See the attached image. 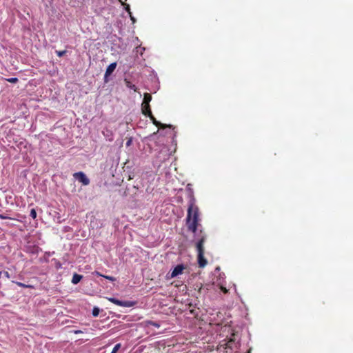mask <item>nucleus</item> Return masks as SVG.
<instances>
[{
  "label": "nucleus",
  "instance_id": "1",
  "mask_svg": "<svg viewBox=\"0 0 353 353\" xmlns=\"http://www.w3.org/2000/svg\"><path fill=\"white\" fill-rule=\"evenodd\" d=\"M198 221L199 208L196 205V199L193 196V192L191 191L188 203L187 224L188 229L194 233L196 231Z\"/></svg>",
  "mask_w": 353,
  "mask_h": 353
},
{
  "label": "nucleus",
  "instance_id": "2",
  "mask_svg": "<svg viewBox=\"0 0 353 353\" xmlns=\"http://www.w3.org/2000/svg\"><path fill=\"white\" fill-rule=\"evenodd\" d=\"M205 240V236H202L201 239L196 242V246L198 252V262L199 267L203 268L207 264V261L204 258V248L203 244Z\"/></svg>",
  "mask_w": 353,
  "mask_h": 353
},
{
  "label": "nucleus",
  "instance_id": "3",
  "mask_svg": "<svg viewBox=\"0 0 353 353\" xmlns=\"http://www.w3.org/2000/svg\"><path fill=\"white\" fill-rule=\"evenodd\" d=\"M152 100V96L149 93H145L143 100L141 105L142 112H148L150 114V102Z\"/></svg>",
  "mask_w": 353,
  "mask_h": 353
},
{
  "label": "nucleus",
  "instance_id": "4",
  "mask_svg": "<svg viewBox=\"0 0 353 353\" xmlns=\"http://www.w3.org/2000/svg\"><path fill=\"white\" fill-rule=\"evenodd\" d=\"M73 176L77 181L81 182L83 185H88L90 183V179L83 172H75Z\"/></svg>",
  "mask_w": 353,
  "mask_h": 353
},
{
  "label": "nucleus",
  "instance_id": "5",
  "mask_svg": "<svg viewBox=\"0 0 353 353\" xmlns=\"http://www.w3.org/2000/svg\"><path fill=\"white\" fill-rule=\"evenodd\" d=\"M108 300L110 302H112L119 306H122V307H130L134 306V302L130 301H123L118 300L115 298H109Z\"/></svg>",
  "mask_w": 353,
  "mask_h": 353
},
{
  "label": "nucleus",
  "instance_id": "6",
  "mask_svg": "<svg viewBox=\"0 0 353 353\" xmlns=\"http://www.w3.org/2000/svg\"><path fill=\"white\" fill-rule=\"evenodd\" d=\"M117 63L116 62H114V63H110L108 68H106V70H105V74H104V81L105 82H108V77L110 76L112 72L114 71V70L116 69V67H117Z\"/></svg>",
  "mask_w": 353,
  "mask_h": 353
},
{
  "label": "nucleus",
  "instance_id": "7",
  "mask_svg": "<svg viewBox=\"0 0 353 353\" xmlns=\"http://www.w3.org/2000/svg\"><path fill=\"white\" fill-rule=\"evenodd\" d=\"M185 268V267L183 264L177 265L172 271L170 277L174 278V277H176L179 275L181 274Z\"/></svg>",
  "mask_w": 353,
  "mask_h": 353
},
{
  "label": "nucleus",
  "instance_id": "8",
  "mask_svg": "<svg viewBox=\"0 0 353 353\" xmlns=\"http://www.w3.org/2000/svg\"><path fill=\"white\" fill-rule=\"evenodd\" d=\"M144 115L150 117V120L152 121V123L159 128H165L166 125L161 123L160 121H158L156 120V119L154 117V116L152 114V112L150 111V114L148 112H142Z\"/></svg>",
  "mask_w": 353,
  "mask_h": 353
},
{
  "label": "nucleus",
  "instance_id": "9",
  "mask_svg": "<svg viewBox=\"0 0 353 353\" xmlns=\"http://www.w3.org/2000/svg\"><path fill=\"white\" fill-rule=\"evenodd\" d=\"M144 115L150 117V120L152 121V123L159 128H165L166 125L161 123L160 121H158L156 120V119L154 117V116L152 114V112L150 111V114L148 112H142Z\"/></svg>",
  "mask_w": 353,
  "mask_h": 353
},
{
  "label": "nucleus",
  "instance_id": "10",
  "mask_svg": "<svg viewBox=\"0 0 353 353\" xmlns=\"http://www.w3.org/2000/svg\"><path fill=\"white\" fill-rule=\"evenodd\" d=\"M142 324L143 325V326L145 327V328H149L150 326H154L157 328H159L160 327V324L157 322H154V321H145L142 323Z\"/></svg>",
  "mask_w": 353,
  "mask_h": 353
},
{
  "label": "nucleus",
  "instance_id": "11",
  "mask_svg": "<svg viewBox=\"0 0 353 353\" xmlns=\"http://www.w3.org/2000/svg\"><path fill=\"white\" fill-rule=\"evenodd\" d=\"M82 277L83 276L80 274H74L72 279V283L74 285L77 284L81 280Z\"/></svg>",
  "mask_w": 353,
  "mask_h": 353
},
{
  "label": "nucleus",
  "instance_id": "12",
  "mask_svg": "<svg viewBox=\"0 0 353 353\" xmlns=\"http://www.w3.org/2000/svg\"><path fill=\"white\" fill-rule=\"evenodd\" d=\"M125 83L127 88L129 89L133 90L134 91L137 92V88L135 85L132 84L130 81H128L127 79H125Z\"/></svg>",
  "mask_w": 353,
  "mask_h": 353
},
{
  "label": "nucleus",
  "instance_id": "13",
  "mask_svg": "<svg viewBox=\"0 0 353 353\" xmlns=\"http://www.w3.org/2000/svg\"><path fill=\"white\" fill-rule=\"evenodd\" d=\"M235 341L234 334H232V336L230 338L227 345L230 348H232V343H234Z\"/></svg>",
  "mask_w": 353,
  "mask_h": 353
},
{
  "label": "nucleus",
  "instance_id": "14",
  "mask_svg": "<svg viewBox=\"0 0 353 353\" xmlns=\"http://www.w3.org/2000/svg\"><path fill=\"white\" fill-rule=\"evenodd\" d=\"M218 285L220 286V288L221 290V291L226 294L228 292V290L226 289V288L224 286L223 283L222 281H219L218 282Z\"/></svg>",
  "mask_w": 353,
  "mask_h": 353
},
{
  "label": "nucleus",
  "instance_id": "15",
  "mask_svg": "<svg viewBox=\"0 0 353 353\" xmlns=\"http://www.w3.org/2000/svg\"><path fill=\"white\" fill-rule=\"evenodd\" d=\"M15 283L20 286V287H22V288H32V286L30 285H26V284H24L23 283H21V282H15Z\"/></svg>",
  "mask_w": 353,
  "mask_h": 353
},
{
  "label": "nucleus",
  "instance_id": "16",
  "mask_svg": "<svg viewBox=\"0 0 353 353\" xmlns=\"http://www.w3.org/2000/svg\"><path fill=\"white\" fill-rule=\"evenodd\" d=\"M6 81L8 82H10V83H15L18 82L19 80L16 77H12V78L7 79Z\"/></svg>",
  "mask_w": 353,
  "mask_h": 353
},
{
  "label": "nucleus",
  "instance_id": "17",
  "mask_svg": "<svg viewBox=\"0 0 353 353\" xmlns=\"http://www.w3.org/2000/svg\"><path fill=\"white\" fill-rule=\"evenodd\" d=\"M120 347H121V344L120 343L116 344L114 345V347H113V350H112L111 353H117Z\"/></svg>",
  "mask_w": 353,
  "mask_h": 353
},
{
  "label": "nucleus",
  "instance_id": "18",
  "mask_svg": "<svg viewBox=\"0 0 353 353\" xmlns=\"http://www.w3.org/2000/svg\"><path fill=\"white\" fill-rule=\"evenodd\" d=\"M30 216L33 219H36L37 217V212H36V210L34 209H32L30 210Z\"/></svg>",
  "mask_w": 353,
  "mask_h": 353
},
{
  "label": "nucleus",
  "instance_id": "19",
  "mask_svg": "<svg viewBox=\"0 0 353 353\" xmlns=\"http://www.w3.org/2000/svg\"><path fill=\"white\" fill-rule=\"evenodd\" d=\"M99 314V309L98 307H94L92 310V315L94 316H97Z\"/></svg>",
  "mask_w": 353,
  "mask_h": 353
},
{
  "label": "nucleus",
  "instance_id": "20",
  "mask_svg": "<svg viewBox=\"0 0 353 353\" xmlns=\"http://www.w3.org/2000/svg\"><path fill=\"white\" fill-rule=\"evenodd\" d=\"M145 50V48H141L140 46L136 48V51L137 53H140L141 55L143 54V52Z\"/></svg>",
  "mask_w": 353,
  "mask_h": 353
},
{
  "label": "nucleus",
  "instance_id": "21",
  "mask_svg": "<svg viewBox=\"0 0 353 353\" xmlns=\"http://www.w3.org/2000/svg\"><path fill=\"white\" fill-rule=\"evenodd\" d=\"M122 5L124 6L125 10L128 12V14H131L130 5L124 3Z\"/></svg>",
  "mask_w": 353,
  "mask_h": 353
},
{
  "label": "nucleus",
  "instance_id": "22",
  "mask_svg": "<svg viewBox=\"0 0 353 353\" xmlns=\"http://www.w3.org/2000/svg\"><path fill=\"white\" fill-rule=\"evenodd\" d=\"M219 278L217 280V283L219 282V281H221V280H223L225 279L224 273H219Z\"/></svg>",
  "mask_w": 353,
  "mask_h": 353
},
{
  "label": "nucleus",
  "instance_id": "23",
  "mask_svg": "<svg viewBox=\"0 0 353 353\" xmlns=\"http://www.w3.org/2000/svg\"><path fill=\"white\" fill-rule=\"evenodd\" d=\"M65 51H57V54L58 55V57H61L62 56H63L65 54Z\"/></svg>",
  "mask_w": 353,
  "mask_h": 353
},
{
  "label": "nucleus",
  "instance_id": "24",
  "mask_svg": "<svg viewBox=\"0 0 353 353\" xmlns=\"http://www.w3.org/2000/svg\"><path fill=\"white\" fill-rule=\"evenodd\" d=\"M103 276L105 277L106 279H108L110 281H115V278H114L112 276Z\"/></svg>",
  "mask_w": 353,
  "mask_h": 353
},
{
  "label": "nucleus",
  "instance_id": "25",
  "mask_svg": "<svg viewBox=\"0 0 353 353\" xmlns=\"http://www.w3.org/2000/svg\"><path fill=\"white\" fill-rule=\"evenodd\" d=\"M130 15V19L132 20V23H135L136 21V19L131 14H129Z\"/></svg>",
  "mask_w": 353,
  "mask_h": 353
},
{
  "label": "nucleus",
  "instance_id": "26",
  "mask_svg": "<svg viewBox=\"0 0 353 353\" xmlns=\"http://www.w3.org/2000/svg\"><path fill=\"white\" fill-rule=\"evenodd\" d=\"M3 274L5 275V276H6L7 278H9L10 277V274L8 272H3Z\"/></svg>",
  "mask_w": 353,
  "mask_h": 353
},
{
  "label": "nucleus",
  "instance_id": "27",
  "mask_svg": "<svg viewBox=\"0 0 353 353\" xmlns=\"http://www.w3.org/2000/svg\"><path fill=\"white\" fill-rule=\"evenodd\" d=\"M219 271H220V268H219V267H217V268H216V269H215V270H214V272H215V273H216V272H219Z\"/></svg>",
  "mask_w": 353,
  "mask_h": 353
},
{
  "label": "nucleus",
  "instance_id": "28",
  "mask_svg": "<svg viewBox=\"0 0 353 353\" xmlns=\"http://www.w3.org/2000/svg\"><path fill=\"white\" fill-rule=\"evenodd\" d=\"M130 143H131V140H129V141H127L126 145L128 146H129L130 145Z\"/></svg>",
  "mask_w": 353,
  "mask_h": 353
},
{
  "label": "nucleus",
  "instance_id": "29",
  "mask_svg": "<svg viewBox=\"0 0 353 353\" xmlns=\"http://www.w3.org/2000/svg\"><path fill=\"white\" fill-rule=\"evenodd\" d=\"M74 333L79 334V333H82V332L81 330H76V331H74Z\"/></svg>",
  "mask_w": 353,
  "mask_h": 353
},
{
  "label": "nucleus",
  "instance_id": "30",
  "mask_svg": "<svg viewBox=\"0 0 353 353\" xmlns=\"http://www.w3.org/2000/svg\"><path fill=\"white\" fill-rule=\"evenodd\" d=\"M188 189L189 190H191V185H190V184H188Z\"/></svg>",
  "mask_w": 353,
  "mask_h": 353
},
{
  "label": "nucleus",
  "instance_id": "31",
  "mask_svg": "<svg viewBox=\"0 0 353 353\" xmlns=\"http://www.w3.org/2000/svg\"><path fill=\"white\" fill-rule=\"evenodd\" d=\"M0 218H1V219H6V217H5L4 216H3V215H1V214H0Z\"/></svg>",
  "mask_w": 353,
  "mask_h": 353
},
{
  "label": "nucleus",
  "instance_id": "32",
  "mask_svg": "<svg viewBox=\"0 0 353 353\" xmlns=\"http://www.w3.org/2000/svg\"><path fill=\"white\" fill-rule=\"evenodd\" d=\"M234 285V290H236V285Z\"/></svg>",
  "mask_w": 353,
  "mask_h": 353
}]
</instances>
